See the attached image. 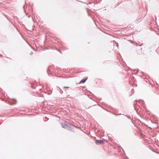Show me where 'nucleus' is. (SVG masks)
I'll return each mask as SVG.
<instances>
[{"mask_svg": "<svg viewBox=\"0 0 159 159\" xmlns=\"http://www.w3.org/2000/svg\"><path fill=\"white\" fill-rule=\"evenodd\" d=\"M64 87L65 88H67V89L69 88V87H66H66Z\"/></svg>", "mask_w": 159, "mask_h": 159, "instance_id": "7ed1b4c3", "label": "nucleus"}, {"mask_svg": "<svg viewBox=\"0 0 159 159\" xmlns=\"http://www.w3.org/2000/svg\"><path fill=\"white\" fill-rule=\"evenodd\" d=\"M87 78H86L84 79L81 80L80 81V83H84L87 80Z\"/></svg>", "mask_w": 159, "mask_h": 159, "instance_id": "f03ea898", "label": "nucleus"}, {"mask_svg": "<svg viewBox=\"0 0 159 159\" xmlns=\"http://www.w3.org/2000/svg\"><path fill=\"white\" fill-rule=\"evenodd\" d=\"M95 143L96 144H102L104 143V141L102 140H96Z\"/></svg>", "mask_w": 159, "mask_h": 159, "instance_id": "f257e3e1", "label": "nucleus"}]
</instances>
